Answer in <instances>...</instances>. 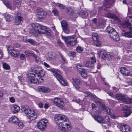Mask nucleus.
I'll list each match as a JSON object with an SVG mask.
<instances>
[{"label": "nucleus", "instance_id": "obj_1", "mask_svg": "<svg viewBox=\"0 0 132 132\" xmlns=\"http://www.w3.org/2000/svg\"><path fill=\"white\" fill-rule=\"evenodd\" d=\"M44 75V72L42 70L38 71L35 70L34 73H30L28 75V76L27 78V81L30 83H33L36 84H38L40 82L38 79V77L40 76L42 77ZM43 81V80L41 78H39Z\"/></svg>", "mask_w": 132, "mask_h": 132}, {"label": "nucleus", "instance_id": "obj_2", "mask_svg": "<svg viewBox=\"0 0 132 132\" xmlns=\"http://www.w3.org/2000/svg\"><path fill=\"white\" fill-rule=\"evenodd\" d=\"M48 70L53 73V75L62 85L67 86V82L63 79L62 77L57 72V71L54 69H50Z\"/></svg>", "mask_w": 132, "mask_h": 132}, {"label": "nucleus", "instance_id": "obj_3", "mask_svg": "<svg viewBox=\"0 0 132 132\" xmlns=\"http://www.w3.org/2000/svg\"><path fill=\"white\" fill-rule=\"evenodd\" d=\"M62 37L67 45L74 46L77 43V38L74 36L68 37L62 36Z\"/></svg>", "mask_w": 132, "mask_h": 132}, {"label": "nucleus", "instance_id": "obj_4", "mask_svg": "<svg viewBox=\"0 0 132 132\" xmlns=\"http://www.w3.org/2000/svg\"><path fill=\"white\" fill-rule=\"evenodd\" d=\"M40 25L39 23H32L31 24L32 29L30 31V32L35 35H36L37 33L39 34H43L45 32L39 30Z\"/></svg>", "mask_w": 132, "mask_h": 132}, {"label": "nucleus", "instance_id": "obj_5", "mask_svg": "<svg viewBox=\"0 0 132 132\" xmlns=\"http://www.w3.org/2000/svg\"><path fill=\"white\" fill-rule=\"evenodd\" d=\"M57 125L59 128L64 132L67 131L71 129L70 123L69 122H61L58 123Z\"/></svg>", "mask_w": 132, "mask_h": 132}, {"label": "nucleus", "instance_id": "obj_6", "mask_svg": "<svg viewBox=\"0 0 132 132\" xmlns=\"http://www.w3.org/2000/svg\"><path fill=\"white\" fill-rule=\"evenodd\" d=\"M122 26L125 28L126 27H128L131 30L128 32L127 37H132V27L131 24L129 22V20H126L124 21L122 23Z\"/></svg>", "mask_w": 132, "mask_h": 132}, {"label": "nucleus", "instance_id": "obj_7", "mask_svg": "<svg viewBox=\"0 0 132 132\" xmlns=\"http://www.w3.org/2000/svg\"><path fill=\"white\" fill-rule=\"evenodd\" d=\"M83 67V65L79 63H78L76 65V67L78 72L82 77L86 78L87 77V75L85 69L82 68Z\"/></svg>", "mask_w": 132, "mask_h": 132}, {"label": "nucleus", "instance_id": "obj_8", "mask_svg": "<svg viewBox=\"0 0 132 132\" xmlns=\"http://www.w3.org/2000/svg\"><path fill=\"white\" fill-rule=\"evenodd\" d=\"M47 123V120L45 119H42L38 122V127L40 130L43 131L46 128V124Z\"/></svg>", "mask_w": 132, "mask_h": 132}, {"label": "nucleus", "instance_id": "obj_9", "mask_svg": "<svg viewBox=\"0 0 132 132\" xmlns=\"http://www.w3.org/2000/svg\"><path fill=\"white\" fill-rule=\"evenodd\" d=\"M25 114H27V117L30 120H34L37 117V114H35L34 111L29 109L26 112Z\"/></svg>", "mask_w": 132, "mask_h": 132}, {"label": "nucleus", "instance_id": "obj_10", "mask_svg": "<svg viewBox=\"0 0 132 132\" xmlns=\"http://www.w3.org/2000/svg\"><path fill=\"white\" fill-rule=\"evenodd\" d=\"M54 103L56 106L60 108L63 109L64 103L62 98L59 97L54 98Z\"/></svg>", "mask_w": 132, "mask_h": 132}, {"label": "nucleus", "instance_id": "obj_11", "mask_svg": "<svg viewBox=\"0 0 132 132\" xmlns=\"http://www.w3.org/2000/svg\"><path fill=\"white\" fill-rule=\"evenodd\" d=\"M122 132H129L130 127L128 125L122 123H120L117 126Z\"/></svg>", "mask_w": 132, "mask_h": 132}, {"label": "nucleus", "instance_id": "obj_12", "mask_svg": "<svg viewBox=\"0 0 132 132\" xmlns=\"http://www.w3.org/2000/svg\"><path fill=\"white\" fill-rule=\"evenodd\" d=\"M101 108L103 109H105L107 113L110 115L111 118L114 119H116V117L113 113L112 110H111L108 107H105V106L104 104H103L102 103H101Z\"/></svg>", "mask_w": 132, "mask_h": 132}, {"label": "nucleus", "instance_id": "obj_13", "mask_svg": "<svg viewBox=\"0 0 132 132\" xmlns=\"http://www.w3.org/2000/svg\"><path fill=\"white\" fill-rule=\"evenodd\" d=\"M108 33L109 34L110 36L114 40L116 41H118L119 40V35L113 28L112 30H111L110 32Z\"/></svg>", "mask_w": 132, "mask_h": 132}, {"label": "nucleus", "instance_id": "obj_14", "mask_svg": "<svg viewBox=\"0 0 132 132\" xmlns=\"http://www.w3.org/2000/svg\"><path fill=\"white\" fill-rule=\"evenodd\" d=\"M72 80H73L72 83L73 85L77 89L79 90L80 88L79 86L81 82V80L77 78H73Z\"/></svg>", "mask_w": 132, "mask_h": 132}, {"label": "nucleus", "instance_id": "obj_15", "mask_svg": "<svg viewBox=\"0 0 132 132\" xmlns=\"http://www.w3.org/2000/svg\"><path fill=\"white\" fill-rule=\"evenodd\" d=\"M100 54L104 59L108 58V59L110 60L112 59V56L109 54H107L106 52L104 50H102L100 52Z\"/></svg>", "mask_w": 132, "mask_h": 132}, {"label": "nucleus", "instance_id": "obj_16", "mask_svg": "<svg viewBox=\"0 0 132 132\" xmlns=\"http://www.w3.org/2000/svg\"><path fill=\"white\" fill-rule=\"evenodd\" d=\"M112 2V0H105L103 4L104 5L106 6L104 9V10L106 11H108L109 7L111 6V3Z\"/></svg>", "mask_w": 132, "mask_h": 132}, {"label": "nucleus", "instance_id": "obj_17", "mask_svg": "<svg viewBox=\"0 0 132 132\" xmlns=\"http://www.w3.org/2000/svg\"><path fill=\"white\" fill-rule=\"evenodd\" d=\"M48 29V28L47 27L44 26L42 25H40L39 30L41 31H45V32L44 34H47L48 35H49L50 33V30H47Z\"/></svg>", "mask_w": 132, "mask_h": 132}, {"label": "nucleus", "instance_id": "obj_18", "mask_svg": "<svg viewBox=\"0 0 132 132\" xmlns=\"http://www.w3.org/2000/svg\"><path fill=\"white\" fill-rule=\"evenodd\" d=\"M122 111L125 116L127 117L129 116L131 113L129 108L128 106H125L122 108Z\"/></svg>", "mask_w": 132, "mask_h": 132}, {"label": "nucleus", "instance_id": "obj_19", "mask_svg": "<svg viewBox=\"0 0 132 132\" xmlns=\"http://www.w3.org/2000/svg\"><path fill=\"white\" fill-rule=\"evenodd\" d=\"M46 14L47 13L42 10H40L38 11L37 15L39 16V17L41 18H44Z\"/></svg>", "mask_w": 132, "mask_h": 132}, {"label": "nucleus", "instance_id": "obj_20", "mask_svg": "<svg viewBox=\"0 0 132 132\" xmlns=\"http://www.w3.org/2000/svg\"><path fill=\"white\" fill-rule=\"evenodd\" d=\"M39 91L42 92L47 93L50 91V88L48 87H45L43 86H41L38 88Z\"/></svg>", "mask_w": 132, "mask_h": 132}, {"label": "nucleus", "instance_id": "obj_21", "mask_svg": "<svg viewBox=\"0 0 132 132\" xmlns=\"http://www.w3.org/2000/svg\"><path fill=\"white\" fill-rule=\"evenodd\" d=\"M95 120H96L98 123H103V118L101 116H93Z\"/></svg>", "mask_w": 132, "mask_h": 132}, {"label": "nucleus", "instance_id": "obj_22", "mask_svg": "<svg viewBox=\"0 0 132 132\" xmlns=\"http://www.w3.org/2000/svg\"><path fill=\"white\" fill-rule=\"evenodd\" d=\"M23 19V18L21 16H16L15 18L14 23V24L15 25L19 24Z\"/></svg>", "mask_w": 132, "mask_h": 132}, {"label": "nucleus", "instance_id": "obj_23", "mask_svg": "<svg viewBox=\"0 0 132 132\" xmlns=\"http://www.w3.org/2000/svg\"><path fill=\"white\" fill-rule=\"evenodd\" d=\"M125 96L121 94H117L116 95V98L117 99L123 102Z\"/></svg>", "mask_w": 132, "mask_h": 132}, {"label": "nucleus", "instance_id": "obj_24", "mask_svg": "<svg viewBox=\"0 0 132 132\" xmlns=\"http://www.w3.org/2000/svg\"><path fill=\"white\" fill-rule=\"evenodd\" d=\"M121 72L122 74L126 76H128L129 72L127 69L125 67H122L120 69Z\"/></svg>", "mask_w": 132, "mask_h": 132}, {"label": "nucleus", "instance_id": "obj_25", "mask_svg": "<svg viewBox=\"0 0 132 132\" xmlns=\"http://www.w3.org/2000/svg\"><path fill=\"white\" fill-rule=\"evenodd\" d=\"M19 120L17 117L15 116H13L10 118L8 120L9 122L14 123H18Z\"/></svg>", "mask_w": 132, "mask_h": 132}, {"label": "nucleus", "instance_id": "obj_26", "mask_svg": "<svg viewBox=\"0 0 132 132\" xmlns=\"http://www.w3.org/2000/svg\"><path fill=\"white\" fill-rule=\"evenodd\" d=\"M123 102L125 103L129 104L132 103V99L125 96Z\"/></svg>", "mask_w": 132, "mask_h": 132}, {"label": "nucleus", "instance_id": "obj_27", "mask_svg": "<svg viewBox=\"0 0 132 132\" xmlns=\"http://www.w3.org/2000/svg\"><path fill=\"white\" fill-rule=\"evenodd\" d=\"M12 55L15 57H16L18 56L20 54L19 51L17 50H14L11 52Z\"/></svg>", "mask_w": 132, "mask_h": 132}, {"label": "nucleus", "instance_id": "obj_28", "mask_svg": "<svg viewBox=\"0 0 132 132\" xmlns=\"http://www.w3.org/2000/svg\"><path fill=\"white\" fill-rule=\"evenodd\" d=\"M83 93L85 94L84 95L85 97H89L91 98H93L94 97V95L91 93L89 92L88 91H85Z\"/></svg>", "mask_w": 132, "mask_h": 132}, {"label": "nucleus", "instance_id": "obj_29", "mask_svg": "<svg viewBox=\"0 0 132 132\" xmlns=\"http://www.w3.org/2000/svg\"><path fill=\"white\" fill-rule=\"evenodd\" d=\"M110 119L109 117L108 116H105L104 118L103 119V123H110Z\"/></svg>", "mask_w": 132, "mask_h": 132}, {"label": "nucleus", "instance_id": "obj_30", "mask_svg": "<svg viewBox=\"0 0 132 132\" xmlns=\"http://www.w3.org/2000/svg\"><path fill=\"white\" fill-rule=\"evenodd\" d=\"M33 56L34 57L35 60L36 62L38 64L40 63L41 62V60L39 57L36 54H35L33 55Z\"/></svg>", "mask_w": 132, "mask_h": 132}, {"label": "nucleus", "instance_id": "obj_31", "mask_svg": "<svg viewBox=\"0 0 132 132\" xmlns=\"http://www.w3.org/2000/svg\"><path fill=\"white\" fill-rule=\"evenodd\" d=\"M61 26L62 29L66 28L68 27V24L67 22L64 20L61 21Z\"/></svg>", "mask_w": 132, "mask_h": 132}, {"label": "nucleus", "instance_id": "obj_32", "mask_svg": "<svg viewBox=\"0 0 132 132\" xmlns=\"http://www.w3.org/2000/svg\"><path fill=\"white\" fill-rule=\"evenodd\" d=\"M112 19L114 20L115 23L119 24L120 23V21L119 18L115 15H114Z\"/></svg>", "mask_w": 132, "mask_h": 132}, {"label": "nucleus", "instance_id": "obj_33", "mask_svg": "<svg viewBox=\"0 0 132 132\" xmlns=\"http://www.w3.org/2000/svg\"><path fill=\"white\" fill-rule=\"evenodd\" d=\"M55 58V56L53 55L51 53L49 54L48 56L46 57L47 60L50 61H52Z\"/></svg>", "mask_w": 132, "mask_h": 132}, {"label": "nucleus", "instance_id": "obj_34", "mask_svg": "<svg viewBox=\"0 0 132 132\" xmlns=\"http://www.w3.org/2000/svg\"><path fill=\"white\" fill-rule=\"evenodd\" d=\"M84 64L85 67L90 68H92L94 66V65L93 64H91L90 62H86L85 63H84Z\"/></svg>", "mask_w": 132, "mask_h": 132}, {"label": "nucleus", "instance_id": "obj_35", "mask_svg": "<svg viewBox=\"0 0 132 132\" xmlns=\"http://www.w3.org/2000/svg\"><path fill=\"white\" fill-rule=\"evenodd\" d=\"M5 18L6 21L9 22L10 21L12 20L13 16L11 15L7 14L5 15Z\"/></svg>", "mask_w": 132, "mask_h": 132}, {"label": "nucleus", "instance_id": "obj_36", "mask_svg": "<svg viewBox=\"0 0 132 132\" xmlns=\"http://www.w3.org/2000/svg\"><path fill=\"white\" fill-rule=\"evenodd\" d=\"M13 107L14 110V112L15 113H17L20 109V108L19 106L17 105H13Z\"/></svg>", "mask_w": 132, "mask_h": 132}, {"label": "nucleus", "instance_id": "obj_37", "mask_svg": "<svg viewBox=\"0 0 132 132\" xmlns=\"http://www.w3.org/2000/svg\"><path fill=\"white\" fill-rule=\"evenodd\" d=\"M114 15V14L112 13H109L107 14H105L104 16L106 17L112 19Z\"/></svg>", "mask_w": 132, "mask_h": 132}, {"label": "nucleus", "instance_id": "obj_38", "mask_svg": "<svg viewBox=\"0 0 132 132\" xmlns=\"http://www.w3.org/2000/svg\"><path fill=\"white\" fill-rule=\"evenodd\" d=\"M29 109L27 106H23L21 107V110L25 113H26V112Z\"/></svg>", "mask_w": 132, "mask_h": 132}, {"label": "nucleus", "instance_id": "obj_39", "mask_svg": "<svg viewBox=\"0 0 132 132\" xmlns=\"http://www.w3.org/2000/svg\"><path fill=\"white\" fill-rule=\"evenodd\" d=\"M61 120H62L63 122H67L68 120L67 117L65 115L61 114Z\"/></svg>", "mask_w": 132, "mask_h": 132}, {"label": "nucleus", "instance_id": "obj_40", "mask_svg": "<svg viewBox=\"0 0 132 132\" xmlns=\"http://www.w3.org/2000/svg\"><path fill=\"white\" fill-rule=\"evenodd\" d=\"M61 116V114H56L55 116L54 119L56 120H61V117H62Z\"/></svg>", "mask_w": 132, "mask_h": 132}, {"label": "nucleus", "instance_id": "obj_41", "mask_svg": "<svg viewBox=\"0 0 132 132\" xmlns=\"http://www.w3.org/2000/svg\"><path fill=\"white\" fill-rule=\"evenodd\" d=\"M3 66V68L6 70H9L10 69V66L6 63H4Z\"/></svg>", "mask_w": 132, "mask_h": 132}, {"label": "nucleus", "instance_id": "obj_42", "mask_svg": "<svg viewBox=\"0 0 132 132\" xmlns=\"http://www.w3.org/2000/svg\"><path fill=\"white\" fill-rule=\"evenodd\" d=\"M93 44L94 45L97 46H100V44L98 39L93 40Z\"/></svg>", "mask_w": 132, "mask_h": 132}, {"label": "nucleus", "instance_id": "obj_43", "mask_svg": "<svg viewBox=\"0 0 132 132\" xmlns=\"http://www.w3.org/2000/svg\"><path fill=\"white\" fill-rule=\"evenodd\" d=\"M67 12L68 14L70 16H72L74 13V12L73 10L71 9H68Z\"/></svg>", "mask_w": 132, "mask_h": 132}, {"label": "nucleus", "instance_id": "obj_44", "mask_svg": "<svg viewBox=\"0 0 132 132\" xmlns=\"http://www.w3.org/2000/svg\"><path fill=\"white\" fill-rule=\"evenodd\" d=\"M14 50L13 47L11 46H9L7 49L8 52L10 53H11V52H12V51Z\"/></svg>", "mask_w": 132, "mask_h": 132}, {"label": "nucleus", "instance_id": "obj_45", "mask_svg": "<svg viewBox=\"0 0 132 132\" xmlns=\"http://www.w3.org/2000/svg\"><path fill=\"white\" fill-rule=\"evenodd\" d=\"M17 123H18L17 127L18 129H20L23 128V124L22 122L19 121Z\"/></svg>", "mask_w": 132, "mask_h": 132}, {"label": "nucleus", "instance_id": "obj_46", "mask_svg": "<svg viewBox=\"0 0 132 132\" xmlns=\"http://www.w3.org/2000/svg\"><path fill=\"white\" fill-rule=\"evenodd\" d=\"M21 2L20 0H16L15 1V5L17 7H19L21 5Z\"/></svg>", "mask_w": 132, "mask_h": 132}, {"label": "nucleus", "instance_id": "obj_47", "mask_svg": "<svg viewBox=\"0 0 132 132\" xmlns=\"http://www.w3.org/2000/svg\"><path fill=\"white\" fill-rule=\"evenodd\" d=\"M28 42L31 44L34 45L36 43L35 41L33 39H29L28 40Z\"/></svg>", "mask_w": 132, "mask_h": 132}, {"label": "nucleus", "instance_id": "obj_48", "mask_svg": "<svg viewBox=\"0 0 132 132\" xmlns=\"http://www.w3.org/2000/svg\"><path fill=\"white\" fill-rule=\"evenodd\" d=\"M92 38L93 40L98 39V34L97 33H94L92 35Z\"/></svg>", "mask_w": 132, "mask_h": 132}, {"label": "nucleus", "instance_id": "obj_49", "mask_svg": "<svg viewBox=\"0 0 132 132\" xmlns=\"http://www.w3.org/2000/svg\"><path fill=\"white\" fill-rule=\"evenodd\" d=\"M91 61L90 62H91V64H93L94 65V63L96 62V60L94 57H92L90 58Z\"/></svg>", "mask_w": 132, "mask_h": 132}, {"label": "nucleus", "instance_id": "obj_50", "mask_svg": "<svg viewBox=\"0 0 132 132\" xmlns=\"http://www.w3.org/2000/svg\"><path fill=\"white\" fill-rule=\"evenodd\" d=\"M52 12L54 15L56 16L58 14V13L57 9H54L52 10Z\"/></svg>", "mask_w": 132, "mask_h": 132}, {"label": "nucleus", "instance_id": "obj_51", "mask_svg": "<svg viewBox=\"0 0 132 132\" xmlns=\"http://www.w3.org/2000/svg\"><path fill=\"white\" fill-rule=\"evenodd\" d=\"M57 5L60 9H65L66 8V7L64 5L60 3H57Z\"/></svg>", "mask_w": 132, "mask_h": 132}, {"label": "nucleus", "instance_id": "obj_52", "mask_svg": "<svg viewBox=\"0 0 132 132\" xmlns=\"http://www.w3.org/2000/svg\"><path fill=\"white\" fill-rule=\"evenodd\" d=\"M76 50L79 53L83 51V48L80 46H78L76 48Z\"/></svg>", "mask_w": 132, "mask_h": 132}, {"label": "nucleus", "instance_id": "obj_53", "mask_svg": "<svg viewBox=\"0 0 132 132\" xmlns=\"http://www.w3.org/2000/svg\"><path fill=\"white\" fill-rule=\"evenodd\" d=\"M128 34V32H126L125 30L122 31V32L121 33V35L123 36H125L126 37H127V35Z\"/></svg>", "mask_w": 132, "mask_h": 132}, {"label": "nucleus", "instance_id": "obj_54", "mask_svg": "<svg viewBox=\"0 0 132 132\" xmlns=\"http://www.w3.org/2000/svg\"><path fill=\"white\" fill-rule=\"evenodd\" d=\"M63 30H64L65 33L67 34H69L70 33V31L69 29H68V27L66 28H64L63 29Z\"/></svg>", "mask_w": 132, "mask_h": 132}, {"label": "nucleus", "instance_id": "obj_55", "mask_svg": "<svg viewBox=\"0 0 132 132\" xmlns=\"http://www.w3.org/2000/svg\"><path fill=\"white\" fill-rule=\"evenodd\" d=\"M80 13H82V15H84L85 17H86L88 15L87 12H84L83 10H81L80 11Z\"/></svg>", "mask_w": 132, "mask_h": 132}, {"label": "nucleus", "instance_id": "obj_56", "mask_svg": "<svg viewBox=\"0 0 132 132\" xmlns=\"http://www.w3.org/2000/svg\"><path fill=\"white\" fill-rule=\"evenodd\" d=\"M5 5L8 8L10 9L11 7V6L9 4V3L7 2H4Z\"/></svg>", "mask_w": 132, "mask_h": 132}, {"label": "nucleus", "instance_id": "obj_57", "mask_svg": "<svg viewBox=\"0 0 132 132\" xmlns=\"http://www.w3.org/2000/svg\"><path fill=\"white\" fill-rule=\"evenodd\" d=\"M113 28L110 27H108L106 29V31L108 33H110L111 30H112Z\"/></svg>", "mask_w": 132, "mask_h": 132}, {"label": "nucleus", "instance_id": "obj_58", "mask_svg": "<svg viewBox=\"0 0 132 132\" xmlns=\"http://www.w3.org/2000/svg\"><path fill=\"white\" fill-rule=\"evenodd\" d=\"M20 59L22 60H24L25 59V55L23 54H21L20 56Z\"/></svg>", "mask_w": 132, "mask_h": 132}, {"label": "nucleus", "instance_id": "obj_59", "mask_svg": "<svg viewBox=\"0 0 132 132\" xmlns=\"http://www.w3.org/2000/svg\"><path fill=\"white\" fill-rule=\"evenodd\" d=\"M38 105L40 108H42L43 107V104L42 102L38 103Z\"/></svg>", "mask_w": 132, "mask_h": 132}, {"label": "nucleus", "instance_id": "obj_60", "mask_svg": "<svg viewBox=\"0 0 132 132\" xmlns=\"http://www.w3.org/2000/svg\"><path fill=\"white\" fill-rule=\"evenodd\" d=\"M9 100L12 103H14L15 102V100L14 98L13 97H10Z\"/></svg>", "mask_w": 132, "mask_h": 132}, {"label": "nucleus", "instance_id": "obj_61", "mask_svg": "<svg viewBox=\"0 0 132 132\" xmlns=\"http://www.w3.org/2000/svg\"><path fill=\"white\" fill-rule=\"evenodd\" d=\"M25 54L27 55H30V54L32 53L31 52L29 51H26L25 52Z\"/></svg>", "mask_w": 132, "mask_h": 132}, {"label": "nucleus", "instance_id": "obj_62", "mask_svg": "<svg viewBox=\"0 0 132 132\" xmlns=\"http://www.w3.org/2000/svg\"><path fill=\"white\" fill-rule=\"evenodd\" d=\"M57 43L58 45L60 47H62L63 45V44L60 41L58 40Z\"/></svg>", "mask_w": 132, "mask_h": 132}, {"label": "nucleus", "instance_id": "obj_63", "mask_svg": "<svg viewBox=\"0 0 132 132\" xmlns=\"http://www.w3.org/2000/svg\"><path fill=\"white\" fill-rule=\"evenodd\" d=\"M43 64L44 66L46 67L47 68H50V65L45 62H44Z\"/></svg>", "mask_w": 132, "mask_h": 132}, {"label": "nucleus", "instance_id": "obj_64", "mask_svg": "<svg viewBox=\"0 0 132 132\" xmlns=\"http://www.w3.org/2000/svg\"><path fill=\"white\" fill-rule=\"evenodd\" d=\"M61 58L62 59L63 61L65 63H67V60L66 58L64 56H62V57H61Z\"/></svg>", "mask_w": 132, "mask_h": 132}]
</instances>
